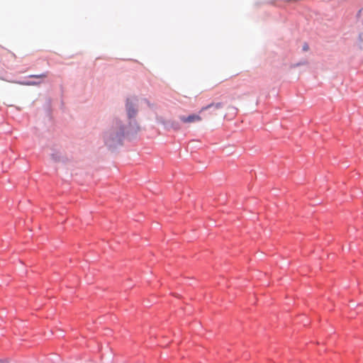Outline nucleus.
<instances>
[{
  "label": "nucleus",
  "instance_id": "nucleus-6",
  "mask_svg": "<svg viewBox=\"0 0 363 363\" xmlns=\"http://www.w3.org/2000/svg\"><path fill=\"white\" fill-rule=\"evenodd\" d=\"M21 84L22 85H26V86H37V85H39L40 84V82H20Z\"/></svg>",
  "mask_w": 363,
  "mask_h": 363
},
{
  "label": "nucleus",
  "instance_id": "nucleus-1",
  "mask_svg": "<svg viewBox=\"0 0 363 363\" xmlns=\"http://www.w3.org/2000/svg\"><path fill=\"white\" fill-rule=\"evenodd\" d=\"M125 131L120 121H116V125L111 128L105 135L106 143L113 146L115 143H120Z\"/></svg>",
  "mask_w": 363,
  "mask_h": 363
},
{
  "label": "nucleus",
  "instance_id": "nucleus-4",
  "mask_svg": "<svg viewBox=\"0 0 363 363\" xmlns=\"http://www.w3.org/2000/svg\"><path fill=\"white\" fill-rule=\"evenodd\" d=\"M126 109L129 118H133L136 116L137 110L135 108V104L129 99L126 101Z\"/></svg>",
  "mask_w": 363,
  "mask_h": 363
},
{
  "label": "nucleus",
  "instance_id": "nucleus-2",
  "mask_svg": "<svg viewBox=\"0 0 363 363\" xmlns=\"http://www.w3.org/2000/svg\"><path fill=\"white\" fill-rule=\"evenodd\" d=\"M223 104L220 102L216 104H211L208 106L202 107L199 113H202L205 111H208V116L211 118H213L218 115V111L223 108Z\"/></svg>",
  "mask_w": 363,
  "mask_h": 363
},
{
  "label": "nucleus",
  "instance_id": "nucleus-8",
  "mask_svg": "<svg viewBox=\"0 0 363 363\" xmlns=\"http://www.w3.org/2000/svg\"><path fill=\"white\" fill-rule=\"evenodd\" d=\"M303 50L307 51L308 50V45H306V44L304 45L303 47Z\"/></svg>",
  "mask_w": 363,
  "mask_h": 363
},
{
  "label": "nucleus",
  "instance_id": "nucleus-3",
  "mask_svg": "<svg viewBox=\"0 0 363 363\" xmlns=\"http://www.w3.org/2000/svg\"><path fill=\"white\" fill-rule=\"evenodd\" d=\"M179 118V120L184 123H194L196 122H200L202 120L201 116L195 113L191 114L188 116H180Z\"/></svg>",
  "mask_w": 363,
  "mask_h": 363
},
{
  "label": "nucleus",
  "instance_id": "nucleus-7",
  "mask_svg": "<svg viewBox=\"0 0 363 363\" xmlns=\"http://www.w3.org/2000/svg\"><path fill=\"white\" fill-rule=\"evenodd\" d=\"M228 108L233 111V115H236L238 111V109L234 106H230Z\"/></svg>",
  "mask_w": 363,
  "mask_h": 363
},
{
  "label": "nucleus",
  "instance_id": "nucleus-5",
  "mask_svg": "<svg viewBox=\"0 0 363 363\" xmlns=\"http://www.w3.org/2000/svg\"><path fill=\"white\" fill-rule=\"evenodd\" d=\"M48 72H45L40 74H31L29 76L30 78H36V79H45L48 77Z\"/></svg>",
  "mask_w": 363,
  "mask_h": 363
}]
</instances>
